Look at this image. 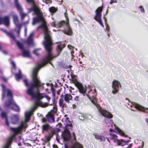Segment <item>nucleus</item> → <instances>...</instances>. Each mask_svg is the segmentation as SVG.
<instances>
[{
	"instance_id": "nucleus-1",
	"label": "nucleus",
	"mask_w": 148,
	"mask_h": 148,
	"mask_svg": "<svg viewBox=\"0 0 148 148\" xmlns=\"http://www.w3.org/2000/svg\"><path fill=\"white\" fill-rule=\"evenodd\" d=\"M53 58L51 52L48 53L43 60V62L41 64H38L33 69L32 73V82L28 84L27 79L23 80L25 85L27 87H30L26 90L27 93L31 96L33 99H35V101L34 105L32 108L31 110L25 112V119L24 121H21L20 125L16 128H11L12 130L14 132L20 133L22 132L24 129L27 127V123L29 121L31 115L38 106L44 108L49 105H52V104H49L47 103H43L40 101L44 98H46L48 101L49 102L51 98L44 93L39 92V88L42 87L44 88L43 85L44 84L40 82L39 77L37 76V73L42 67L44 66L47 63L49 62Z\"/></svg>"
},
{
	"instance_id": "nucleus-2",
	"label": "nucleus",
	"mask_w": 148,
	"mask_h": 148,
	"mask_svg": "<svg viewBox=\"0 0 148 148\" xmlns=\"http://www.w3.org/2000/svg\"><path fill=\"white\" fill-rule=\"evenodd\" d=\"M77 77V76L76 75H71V78L70 79V80L78 88L80 93L83 94L84 96H86L90 99L92 103L97 108L100 114L105 117L108 118L105 120L106 123L107 124L108 123H110L112 127L114 129H116L117 132H119L121 136H124L125 137L126 136L124 132L116 127V125L114 123L113 120L108 119L112 118L113 117L112 114L109 112L102 109L99 106V105L97 103V101L95 97L96 95V93L95 91L93 93L94 95L92 96L91 98L89 97L87 94H85L86 91V88L84 87L82 84L78 81Z\"/></svg>"
},
{
	"instance_id": "nucleus-3",
	"label": "nucleus",
	"mask_w": 148,
	"mask_h": 148,
	"mask_svg": "<svg viewBox=\"0 0 148 148\" xmlns=\"http://www.w3.org/2000/svg\"><path fill=\"white\" fill-rule=\"evenodd\" d=\"M32 8L28 9L29 12L33 11L32 15L35 14L36 16L33 18L32 25H34L38 23H41L42 24L37 28L38 30L40 28H43L44 32L45 40L43 42V45L46 50L48 53L51 52L52 49L51 45L53 44L51 37L50 36V32L47 26L46 22L43 17L39 9L34 3H33Z\"/></svg>"
},
{
	"instance_id": "nucleus-4",
	"label": "nucleus",
	"mask_w": 148,
	"mask_h": 148,
	"mask_svg": "<svg viewBox=\"0 0 148 148\" xmlns=\"http://www.w3.org/2000/svg\"><path fill=\"white\" fill-rule=\"evenodd\" d=\"M1 86L3 88V93L2 99H3L5 95V92L7 93V97L8 99L5 102V105L6 107L11 108L12 109L16 111L19 112L20 109L14 102L12 99V91L9 89L6 90L4 85L1 84Z\"/></svg>"
},
{
	"instance_id": "nucleus-5",
	"label": "nucleus",
	"mask_w": 148,
	"mask_h": 148,
	"mask_svg": "<svg viewBox=\"0 0 148 148\" xmlns=\"http://www.w3.org/2000/svg\"><path fill=\"white\" fill-rule=\"evenodd\" d=\"M52 26L56 27H57L59 28H61L62 27L65 26V28L63 31V32L65 34L68 35H71L72 34V30L70 28L68 23H66L65 21H62L59 23L57 25H56L55 23L54 22L51 23Z\"/></svg>"
},
{
	"instance_id": "nucleus-6",
	"label": "nucleus",
	"mask_w": 148,
	"mask_h": 148,
	"mask_svg": "<svg viewBox=\"0 0 148 148\" xmlns=\"http://www.w3.org/2000/svg\"><path fill=\"white\" fill-rule=\"evenodd\" d=\"M72 125L71 122H69L66 124V129L64 130L62 136L64 140L66 141L69 140L70 138L71 135L70 132L69 130V128L71 129Z\"/></svg>"
},
{
	"instance_id": "nucleus-7",
	"label": "nucleus",
	"mask_w": 148,
	"mask_h": 148,
	"mask_svg": "<svg viewBox=\"0 0 148 148\" xmlns=\"http://www.w3.org/2000/svg\"><path fill=\"white\" fill-rule=\"evenodd\" d=\"M110 139L113 140L114 142L118 145L121 146H124L126 143H128L129 140L126 141H124L122 139H118L117 138V137L116 135L114 132H112L110 134Z\"/></svg>"
},
{
	"instance_id": "nucleus-8",
	"label": "nucleus",
	"mask_w": 148,
	"mask_h": 148,
	"mask_svg": "<svg viewBox=\"0 0 148 148\" xmlns=\"http://www.w3.org/2000/svg\"><path fill=\"white\" fill-rule=\"evenodd\" d=\"M103 6H102L99 7L95 11L96 15L94 17V19L97 21L98 22L100 25L103 27L104 26L102 23V21L101 19V12L103 9Z\"/></svg>"
},
{
	"instance_id": "nucleus-9",
	"label": "nucleus",
	"mask_w": 148,
	"mask_h": 148,
	"mask_svg": "<svg viewBox=\"0 0 148 148\" xmlns=\"http://www.w3.org/2000/svg\"><path fill=\"white\" fill-rule=\"evenodd\" d=\"M13 22L16 25L15 30L17 33L19 34L21 27V25L19 23L18 16L16 14H14L12 15Z\"/></svg>"
},
{
	"instance_id": "nucleus-10",
	"label": "nucleus",
	"mask_w": 148,
	"mask_h": 148,
	"mask_svg": "<svg viewBox=\"0 0 148 148\" xmlns=\"http://www.w3.org/2000/svg\"><path fill=\"white\" fill-rule=\"evenodd\" d=\"M16 42L18 47L22 51V56L24 57H30V55L29 51L25 49L23 45L18 41H16Z\"/></svg>"
},
{
	"instance_id": "nucleus-11",
	"label": "nucleus",
	"mask_w": 148,
	"mask_h": 148,
	"mask_svg": "<svg viewBox=\"0 0 148 148\" xmlns=\"http://www.w3.org/2000/svg\"><path fill=\"white\" fill-rule=\"evenodd\" d=\"M12 127H10V128L11 130L13 132L14 134L8 138V140L6 142V143L3 146V148H9L13 140L15 138V135L21 133L22 132H21L20 133H17L15 132H14L11 129Z\"/></svg>"
},
{
	"instance_id": "nucleus-12",
	"label": "nucleus",
	"mask_w": 148,
	"mask_h": 148,
	"mask_svg": "<svg viewBox=\"0 0 148 148\" xmlns=\"http://www.w3.org/2000/svg\"><path fill=\"white\" fill-rule=\"evenodd\" d=\"M14 1L15 6L18 10L19 11L20 15L21 17V19L22 20H23L24 18L27 15V14L22 11V7L19 4L18 0H14Z\"/></svg>"
},
{
	"instance_id": "nucleus-13",
	"label": "nucleus",
	"mask_w": 148,
	"mask_h": 148,
	"mask_svg": "<svg viewBox=\"0 0 148 148\" xmlns=\"http://www.w3.org/2000/svg\"><path fill=\"white\" fill-rule=\"evenodd\" d=\"M120 86H121L120 82L118 81L114 80L112 82V93L113 94H116L118 91Z\"/></svg>"
},
{
	"instance_id": "nucleus-14",
	"label": "nucleus",
	"mask_w": 148,
	"mask_h": 148,
	"mask_svg": "<svg viewBox=\"0 0 148 148\" xmlns=\"http://www.w3.org/2000/svg\"><path fill=\"white\" fill-rule=\"evenodd\" d=\"M130 106L132 108L134 107L136 109L145 112L148 114V111H145L146 110H148V108H145L142 106L134 102L131 103Z\"/></svg>"
},
{
	"instance_id": "nucleus-15",
	"label": "nucleus",
	"mask_w": 148,
	"mask_h": 148,
	"mask_svg": "<svg viewBox=\"0 0 148 148\" xmlns=\"http://www.w3.org/2000/svg\"><path fill=\"white\" fill-rule=\"evenodd\" d=\"M10 18L9 16H6L4 17L3 18L1 17H0V25L3 23L4 25L8 27L10 25Z\"/></svg>"
},
{
	"instance_id": "nucleus-16",
	"label": "nucleus",
	"mask_w": 148,
	"mask_h": 148,
	"mask_svg": "<svg viewBox=\"0 0 148 148\" xmlns=\"http://www.w3.org/2000/svg\"><path fill=\"white\" fill-rule=\"evenodd\" d=\"M19 117L18 115L13 114L11 117V122L13 124H16L18 122Z\"/></svg>"
},
{
	"instance_id": "nucleus-17",
	"label": "nucleus",
	"mask_w": 148,
	"mask_h": 148,
	"mask_svg": "<svg viewBox=\"0 0 148 148\" xmlns=\"http://www.w3.org/2000/svg\"><path fill=\"white\" fill-rule=\"evenodd\" d=\"M1 116L2 119H5V123L8 126H9V123L8 120V118L6 113L3 112L2 111L1 113Z\"/></svg>"
},
{
	"instance_id": "nucleus-18",
	"label": "nucleus",
	"mask_w": 148,
	"mask_h": 148,
	"mask_svg": "<svg viewBox=\"0 0 148 148\" xmlns=\"http://www.w3.org/2000/svg\"><path fill=\"white\" fill-rule=\"evenodd\" d=\"M61 96L62 97H63L64 100L66 102L68 103H69V101L71 100L72 98V97L71 95L67 94H66L64 95H62Z\"/></svg>"
},
{
	"instance_id": "nucleus-19",
	"label": "nucleus",
	"mask_w": 148,
	"mask_h": 148,
	"mask_svg": "<svg viewBox=\"0 0 148 148\" xmlns=\"http://www.w3.org/2000/svg\"><path fill=\"white\" fill-rule=\"evenodd\" d=\"M47 117L49 122L51 123L54 122V119L53 114H49L47 115Z\"/></svg>"
},
{
	"instance_id": "nucleus-20",
	"label": "nucleus",
	"mask_w": 148,
	"mask_h": 148,
	"mask_svg": "<svg viewBox=\"0 0 148 148\" xmlns=\"http://www.w3.org/2000/svg\"><path fill=\"white\" fill-rule=\"evenodd\" d=\"M95 138L97 140H100V141H103L105 140V137L102 136L97 135H94Z\"/></svg>"
},
{
	"instance_id": "nucleus-21",
	"label": "nucleus",
	"mask_w": 148,
	"mask_h": 148,
	"mask_svg": "<svg viewBox=\"0 0 148 148\" xmlns=\"http://www.w3.org/2000/svg\"><path fill=\"white\" fill-rule=\"evenodd\" d=\"M51 127L48 124L44 125L42 126V130L47 132L49 130H51Z\"/></svg>"
},
{
	"instance_id": "nucleus-22",
	"label": "nucleus",
	"mask_w": 148,
	"mask_h": 148,
	"mask_svg": "<svg viewBox=\"0 0 148 148\" xmlns=\"http://www.w3.org/2000/svg\"><path fill=\"white\" fill-rule=\"evenodd\" d=\"M88 116L86 114L83 113H80L79 115V118L81 120H84L88 118Z\"/></svg>"
},
{
	"instance_id": "nucleus-23",
	"label": "nucleus",
	"mask_w": 148,
	"mask_h": 148,
	"mask_svg": "<svg viewBox=\"0 0 148 148\" xmlns=\"http://www.w3.org/2000/svg\"><path fill=\"white\" fill-rule=\"evenodd\" d=\"M33 35V33H31L29 35L27 40V42L28 45H30L33 43L32 36Z\"/></svg>"
},
{
	"instance_id": "nucleus-24",
	"label": "nucleus",
	"mask_w": 148,
	"mask_h": 148,
	"mask_svg": "<svg viewBox=\"0 0 148 148\" xmlns=\"http://www.w3.org/2000/svg\"><path fill=\"white\" fill-rule=\"evenodd\" d=\"M16 79L17 81H18L22 78V76L21 74V71L19 70V73H16L14 74Z\"/></svg>"
},
{
	"instance_id": "nucleus-25",
	"label": "nucleus",
	"mask_w": 148,
	"mask_h": 148,
	"mask_svg": "<svg viewBox=\"0 0 148 148\" xmlns=\"http://www.w3.org/2000/svg\"><path fill=\"white\" fill-rule=\"evenodd\" d=\"M65 47V45L64 44H61L58 46L57 47V51L58 52L60 53L61 51L62 48Z\"/></svg>"
},
{
	"instance_id": "nucleus-26",
	"label": "nucleus",
	"mask_w": 148,
	"mask_h": 148,
	"mask_svg": "<svg viewBox=\"0 0 148 148\" xmlns=\"http://www.w3.org/2000/svg\"><path fill=\"white\" fill-rule=\"evenodd\" d=\"M72 148H83V147L81 144L76 143L73 145Z\"/></svg>"
},
{
	"instance_id": "nucleus-27",
	"label": "nucleus",
	"mask_w": 148,
	"mask_h": 148,
	"mask_svg": "<svg viewBox=\"0 0 148 148\" xmlns=\"http://www.w3.org/2000/svg\"><path fill=\"white\" fill-rule=\"evenodd\" d=\"M59 104L60 106L64 107L65 106V104L64 103V100L63 98L60 99L59 101Z\"/></svg>"
},
{
	"instance_id": "nucleus-28",
	"label": "nucleus",
	"mask_w": 148,
	"mask_h": 148,
	"mask_svg": "<svg viewBox=\"0 0 148 148\" xmlns=\"http://www.w3.org/2000/svg\"><path fill=\"white\" fill-rule=\"evenodd\" d=\"M49 12L51 13H54L57 10L54 7H51L49 8Z\"/></svg>"
},
{
	"instance_id": "nucleus-29",
	"label": "nucleus",
	"mask_w": 148,
	"mask_h": 148,
	"mask_svg": "<svg viewBox=\"0 0 148 148\" xmlns=\"http://www.w3.org/2000/svg\"><path fill=\"white\" fill-rule=\"evenodd\" d=\"M7 34L10 38H12L14 41H16L15 36L12 34L11 33H7Z\"/></svg>"
},
{
	"instance_id": "nucleus-30",
	"label": "nucleus",
	"mask_w": 148,
	"mask_h": 148,
	"mask_svg": "<svg viewBox=\"0 0 148 148\" xmlns=\"http://www.w3.org/2000/svg\"><path fill=\"white\" fill-rule=\"evenodd\" d=\"M40 49H39L34 50L33 52L36 55L38 56L39 55V53L38 52V51Z\"/></svg>"
},
{
	"instance_id": "nucleus-31",
	"label": "nucleus",
	"mask_w": 148,
	"mask_h": 148,
	"mask_svg": "<svg viewBox=\"0 0 148 148\" xmlns=\"http://www.w3.org/2000/svg\"><path fill=\"white\" fill-rule=\"evenodd\" d=\"M104 18H105V21L106 24V30L108 31H109V26L108 25H107V24H106V18H105V17H104Z\"/></svg>"
},
{
	"instance_id": "nucleus-32",
	"label": "nucleus",
	"mask_w": 148,
	"mask_h": 148,
	"mask_svg": "<svg viewBox=\"0 0 148 148\" xmlns=\"http://www.w3.org/2000/svg\"><path fill=\"white\" fill-rule=\"evenodd\" d=\"M139 8H140V10L141 12L142 13L145 12V10L143 7L142 6H140Z\"/></svg>"
},
{
	"instance_id": "nucleus-33",
	"label": "nucleus",
	"mask_w": 148,
	"mask_h": 148,
	"mask_svg": "<svg viewBox=\"0 0 148 148\" xmlns=\"http://www.w3.org/2000/svg\"><path fill=\"white\" fill-rule=\"evenodd\" d=\"M55 132L54 131H51L50 133L49 134V135L48 136H49L51 138L52 137L53 135L54 134H55Z\"/></svg>"
},
{
	"instance_id": "nucleus-34",
	"label": "nucleus",
	"mask_w": 148,
	"mask_h": 148,
	"mask_svg": "<svg viewBox=\"0 0 148 148\" xmlns=\"http://www.w3.org/2000/svg\"><path fill=\"white\" fill-rule=\"evenodd\" d=\"M64 16H65V18L66 19V20L67 21V22H65L66 23H69V22H68V16H67V14L66 13V12H65L64 13ZM68 24H69V23H68Z\"/></svg>"
},
{
	"instance_id": "nucleus-35",
	"label": "nucleus",
	"mask_w": 148,
	"mask_h": 148,
	"mask_svg": "<svg viewBox=\"0 0 148 148\" xmlns=\"http://www.w3.org/2000/svg\"><path fill=\"white\" fill-rule=\"evenodd\" d=\"M67 47L68 48H69L70 49L73 50V49H74V47L70 45H68L67 46Z\"/></svg>"
},
{
	"instance_id": "nucleus-36",
	"label": "nucleus",
	"mask_w": 148,
	"mask_h": 148,
	"mask_svg": "<svg viewBox=\"0 0 148 148\" xmlns=\"http://www.w3.org/2000/svg\"><path fill=\"white\" fill-rule=\"evenodd\" d=\"M45 2L47 4H50L51 3V1L50 0H45Z\"/></svg>"
},
{
	"instance_id": "nucleus-37",
	"label": "nucleus",
	"mask_w": 148,
	"mask_h": 148,
	"mask_svg": "<svg viewBox=\"0 0 148 148\" xmlns=\"http://www.w3.org/2000/svg\"><path fill=\"white\" fill-rule=\"evenodd\" d=\"M117 1L116 0H111L110 1V4H111L113 3H116Z\"/></svg>"
},
{
	"instance_id": "nucleus-38",
	"label": "nucleus",
	"mask_w": 148,
	"mask_h": 148,
	"mask_svg": "<svg viewBox=\"0 0 148 148\" xmlns=\"http://www.w3.org/2000/svg\"><path fill=\"white\" fill-rule=\"evenodd\" d=\"M27 2L29 3H34V1L33 0H26Z\"/></svg>"
},
{
	"instance_id": "nucleus-39",
	"label": "nucleus",
	"mask_w": 148,
	"mask_h": 148,
	"mask_svg": "<svg viewBox=\"0 0 148 148\" xmlns=\"http://www.w3.org/2000/svg\"><path fill=\"white\" fill-rule=\"evenodd\" d=\"M11 64L12 66L14 68H16V65L14 62V61H12L11 62Z\"/></svg>"
},
{
	"instance_id": "nucleus-40",
	"label": "nucleus",
	"mask_w": 148,
	"mask_h": 148,
	"mask_svg": "<svg viewBox=\"0 0 148 148\" xmlns=\"http://www.w3.org/2000/svg\"><path fill=\"white\" fill-rule=\"evenodd\" d=\"M74 89L71 86H70L69 88V91L70 92H71L72 90H74Z\"/></svg>"
},
{
	"instance_id": "nucleus-41",
	"label": "nucleus",
	"mask_w": 148,
	"mask_h": 148,
	"mask_svg": "<svg viewBox=\"0 0 148 148\" xmlns=\"http://www.w3.org/2000/svg\"><path fill=\"white\" fill-rule=\"evenodd\" d=\"M51 138L49 136H48L46 137V139L47 141L48 142H49Z\"/></svg>"
},
{
	"instance_id": "nucleus-42",
	"label": "nucleus",
	"mask_w": 148,
	"mask_h": 148,
	"mask_svg": "<svg viewBox=\"0 0 148 148\" xmlns=\"http://www.w3.org/2000/svg\"><path fill=\"white\" fill-rule=\"evenodd\" d=\"M27 29L26 27H25V36L26 35L27 33Z\"/></svg>"
},
{
	"instance_id": "nucleus-43",
	"label": "nucleus",
	"mask_w": 148,
	"mask_h": 148,
	"mask_svg": "<svg viewBox=\"0 0 148 148\" xmlns=\"http://www.w3.org/2000/svg\"><path fill=\"white\" fill-rule=\"evenodd\" d=\"M79 97L78 96H76L75 98V101H79Z\"/></svg>"
},
{
	"instance_id": "nucleus-44",
	"label": "nucleus",
	"mask_w": 148,
	"mask_h": 148,
	"mask_svg": "<svg viewBox=\"0 0 148 148\" xmlns=\"http://www.w3.org/2000/svg\"><path fill=\"white\" fill-rule=\"evenodd\" d=\"M141 147H139L138 148H143V147L144 145V142L143 141H141Z\"/></svg>"
},
{
	"instance_id": "nucleus-45",
	"label": "nucleus",
	"mask_w": 148,
	"mask_h": 148,
	"mask_svg": "<svg viewBox=\"0 0 148 148\" xmlns=\"http://www.w3.org/2000/svg\"><path fill=\"white\" fill-rule=\"evenodd\" d=\"M2 79L5 82H6L8 80V79L5 77H3Z\"/></svg>"
},
{
	"instance_id": "nucleus-46",
	"label": "nucleus",
	"mask_w": 148,
	"mask_h": 148,
	"mask_svg": "<svg viewBox=\"0 0 148 148\" xmlns=\"http://www.w3.org/2000/svg\"><path fill=\"white\" fill-rule=\"evenodd\" d=\"M51 89L53 92H54V91H55V89L52 86H51Z\"/></svg>"
},
{
	"instance_id": "nucleus-47",
	"label": "nucleus",
	"mask_w": 148,
	"mask_h": 148,
	"mask_svg": "<svg viewBox=\"0 0 148 148\" xmlns=\"http://www.w3.org/2000/svg\"><path fill=\"white\" fill-rule=\"evenodd\" d=\"M47 121V120L45 118H43L42 119V121L43 122H46Z\"/></svg>"
},
{
	"instance_id": "nucleus-48",
	"label": "nucleus",
	"mask_w": 148,
	"mask_h": 148,
	"mask_svg": "<svg viewBox=\"0 0 148 148\" xmlns=\"http://www.w3.org/2000/svg\"><path fill=\"white\" fill-rule=\"evenodd\" d=\"M53 148H58V146L55 145H53Z\"/></svg>"
},
{
	"instance_id": "nucleus-49",
	"label": "nucleus",
	"mask_w": 148,
	"mask_h": 148,
	"mask_svg": "<svg viewBox=\"0 0 148 148\" xmlns=\"http://www.w3.org/2000/svg\"><path fill=\"white\" fill-rule=\"evenodd\" d=\"M65 148H69V147L66 144H65L64 145Z\"/></svg>"
},
{
	"instance_id": "nucleus-50",
	"label": "nucleus",
	"mask_w": 148,
	"mask_h": 148,
	"mask_svg": "<svg viewBox=\"0 0 148 148\" xmlns=\"http://www.w3.org/2000/svg\"><path fill=\"white\" fill-rule=\"evenodd\" d=\"M71 54L72 57H74V56L73 55V54L74 53V51H71Z\"/></svg>"
},
{
	"instance_id": "nucleus-51",
	"label": "nucleus",
	"mask_w": 148,
	"mask_h": 148,
	"mask_svg": "<svg viewBox=\"0 0 148 148\" xmlns=\"http://www.w3.org/2000/svg\"><path fill=\"white\" fill-rule=\"evenodd\" d=\"M73 137L74 138V139L75 140L76 139V137H75V134L74 133H73Z\"/></svg>"
},
{
	"instance_id": "nucleus-52",
	"label": "nucleus",
	"mask_w": 148,
	"mask_h": 148,
	"mask_svg": "<svg viewBox=\"0 0 148 148\" xmlns=\"http://www.w3.org/2000/svg\"><path fill=\"white\" fill-rule=\"evenodd\" d=\"M132 146V144H130L128 146V147H127V148H131Z\"/></svg>"
},
{
	"instance_id": "nucleus-53",
	"label": "nucleus",
	"mask_w": 148,
	"mask_h": 148,
	"mask_svg": "<svg viewBox=\"0 0 148 148\" xmlns=\"http://www.w3.org/2000/svg\"><path fill=\"white\" fill-rule=\"evenodd\" d=\"M57 126H58L59 127H61V124H57Z\"/></svg>"
},
{
	"instance_id": "nucleus-54",
	"label": "nucleus",
	"mask_w": 148,
	"mask_h": 148,
	"mask_svg": "<svg viewBox=\"0 0 148 148\" xmlns=\"http://www.w3.org/2000/svg\"><path fill=\"white\" fill-rule=\"evenodd\" d=\"M51 84L50 83H47L46 84V85L47 86H50Z\"/></svg>"
},
{
	"instance_id": "nucleus-55",
	"label": "nucleus",
	"mask_w": 148,
	"mask_h": 148,
	"mask_svg": "<svg viewBox=\"0 0 148 148\" xmlns=\"http://www.w3.org/2000/svg\"><path fill=\"white\" fill-rule=\"evenodd\" d=\"M29 21H27V22H25L24 23V24H28V23Z\"/></svg>"
},
{
	"instance_id": "nucleus-56",
	"label": "nucleus",
	"mask_w": 148,
	"mask_h": 148,
	"mask_svg": "<svg viewBox=\"0 0 148 148\" xmlns=\"http://www.w3.org/2000/svg\"><path fill=\"white\" fill-rule=\"evenodd\" d=\"M1 30L5 33H6V31L5 30H4L2 29H1Z\"/></svg>"
},
{
	"instance_id": "nucleus-57",
	"label": "nucleus",
	"mask_w": 148,
	"mask_h": 148,
	"mask_svg": "<svg viewBox=\"0 0 148 148\" xmlns=\"http://www.w3.org/2000/svg\"><path fill=\"white\" fill-rule=\"evenodd\" d=\"M52 95L54 97L55 96V93H54V92H52Z\"/></svg>"
},
{
	"instance_id": "nucleus-58",
	"label": "nucleus",
	"mask_w": 148,
	"mask_h": 148,
	"mask_svg": "<svg viewBox=\"0 0 148 148\" xmlns=\"http://www.w3.org/2000/svg\"><path fill=\"white\" fill-rule=\"evenodd\" d=\"M3 53H4V54H6V52L5 51H3Z\"/></svg>"
},
{
	"instance_id": "nucleus-59",
	"label": "nucleus",
	"mask_w": 148,
	"mask_h": 148,
	"mask_svg": "<svg viewBox=\"0 0 148 148\" xmlns=\"http://www.w3.org/2000/svg\"><path fill=\"white\" fill-rule=\"evenodd\" d=\"M113 130L112 129H110V132H112L113 131Z\"/></svg>"
},
{
	"instance_id": "nucleus-60",
	"label": "nucleus",
	"mask_w": 148,
	"mask_h": 148,
	"mask_svg": "<svg viewBox=\"0 0 148 148\" xmlns=\"http://www.w3.org/2000/svg\"><path fill=\"white\" fill-rule=\"evenodd\" d=\"M18 146H21V143H18Z\"/></svg>"
},
{
	"instance_id": "nucleus-61",
	"label": "nucleus",
	"mask_w": 148,
	"mask_h": 148,
	"mask_svg": "<svg viewBox=\"0 0 148 148\" xmlns=\"http://www.w3.org/2000/svg\"><path fill=\"white\" fill-rule=\"evenodd\" d=\"M48 88L46 89V91L48 92Z\"/></svg>"
},
{
	"instance_id": "nucleus-62",
	"label": "nucleus",
	"mask_w": 148,
	"mask_h": 148,
	"mask_svg": "<svg viewBox=\"0 0 148 148\" xmlns=\"http://www.w3.org/2000/svg\"><path fill=\"white\" fill-rule=\"evenodd\" d=\"M131 110L132 111H135V110L132 109H131Z\"/></svg>"
},
{
	"instance_id": "nucleus-63",
	"label": "nucleus",
	"mask_w": 148,
	"mask_h": 148,
	"mask_svg": "<svg viewBox=\"0 0 148 148\" xmlns=\"http://www.w3.org/2000/svg\"><path fill=\"white\" fill-rule=\"evenodd\" d=\"M1 50V44L0 43V50Z\"/></svg>"
},
{
	"instance_id": "nucleus-64",
	"label": "nucleus",
	"mask_w": 148,
	"mask_h": 148,
	"mask_svg": "<svg viewBox=\"0 0 148 148\" xmlns=\"http://www.w3.org/2000/svg\"><path fill=\"white\" fill-rule=\"evenodd\" d=\"M75 49L76 51H77V49L76 48H75Z\"/></svg>"
}]
</instances>
